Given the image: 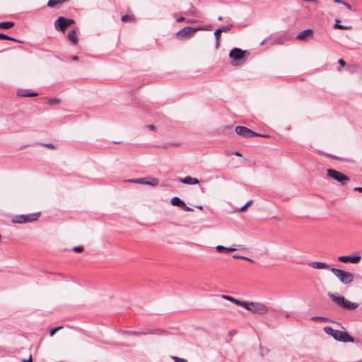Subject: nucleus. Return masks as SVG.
I'll return each mask as SVG.
<instances>
[{"label": "nucleus", "instance_id": "obj_1", "mask_svg": "<svg viewBox=\"0 0 362 362\" xmlns=\"http://www.w3.org/2000/svg\"><path fill=\"white\" fill-rule=\"evenodd\" d=\"M324 332L332 336L335 340L342 342H354L355 339L346 332L334 329L332 327L327 326L323 329Z\"/></svg>", "mask_w": 362, "mask_h": 362}, {"label": "nucleus", "instance_id": "obj_2", "mask_svg": "<svg viewBox=\"0 0 362 362\" xmlns=\"http://www.w3.org/2000/svg\"><path fill=\"white\" fill-rule=\"evenodd\" d=\"M244 308L256 314L265 315L269 313V308L264 303L245 301Z\"/></svg>", "mask_w": 362, "mask_h": 362}, {"label": "nucleus", "instance_id": "obj_3", "mask_svg": "<svg viewBox=\"0 0 362 362\" xmlns=\"http://www.w3.org/2000/svg\"><path fill=\"white\" fill-rule=\"evenodd\" d=\"M330 270L344 284H349L354 281V276L351 272L337 268H332Z\"/></svg>", "mask_w": 362, "mask_h": 362}, {"label": "nucleus", "instance_id": "obj_4", "mask_svg": "<svg viewBox=\"0 0 362 362\" xmlns=\"http://www.w3.org/2000/svg\"><path fill=\"white\" fill-rule=\"evenodd\" d=\"M40 212L30 214L16 215L13 218L12 222L15 223H25L33 222L38 219Z\"/></svg>", "mask_w": 362, "mask_h": 362}, {"label": "nucleus", "instance_id": "obj_5", "mask_svg": "<svg viewBox=\"0 0 362 362\" xmlns=\"http://www.w3.org/2000/svg\"><path fill=\"white\" fill-rule=\"evenodd\" d=\"M327 175L339 183H341L342 185H344L346 184L348 181H349L350 178L346 175L337 171L334 169H328L327 170Z\"/></svg>", "mask_w": 362, "mask_h": 362}, {"label": "nucleus", "instance_id": "obj_6", "mask_svg": "<svg viewBox=\"0 0 362 362\" xmlns=\"http://www.w3.org/2000/svg\"><path fill=\"white\" fill-rule=\"evenodd\" d=\"M235 132L245 138H252L254 136H262L265 138L269 137L268 135L256 133L250 129L243 126H237L235 127Z\"/></svg>", "mask_w": 362, "mask_h": 362}, {"label": "nucleus", "instance_id": "obj_7", "mask_svg": "<svg viewBox=\"0 0 362 362\" xmlns=\"http://www.w3.org/2000/svg\"><path fill=\"white\" fill-rule=\"evenodd\" d=\"M75 23L74 19L59 16L54 22V28L57 30L65 32L68 26Z\"/></svg>", "mask_w": 362, "mask_h": 362}, {"label": "nucleus", "instance_id": "obj_8", "mask_svg": "<svg viewBox=\"0 0 362 362\" xmlns=\"http://www.w3.org/2000/svg\"><path fill=\"white\" fill-rule=\"evenodd\" d=\"M246 50H242L240 48H233L229 53V57L233 59L231 64L236 66L238 64V62L245 58Z\"/></svg>", "mask_w": 362, "mask_h": 362}, {"label": "nucleus", "instance_id": "obj_9", "mask_svg": "<svg viewBox=\"0 0 362 362\" xmlns=\"http://www.w3.org/2000/svg\"><path fill=\"white\" fill-rule=\"evenodd\" d=\"M196 31H197V29H196V28H193L187 26L181 30H180L176 33V37L179 40L187 39V38H189L190 37H192Z\"/></svg>", "mask_w": 362, "mask_h": 362}, {"label": "nucleus", "instance_id": "obj_10", "mask_svg": "<svg viewBox=\"0 0 362 362\" xmlns=\"http://www.w3.org/2000/svg\"><path fill=\"white\" fill-rule=\"evenodd\" d=\"M313 36V30L312 29H307L299 33L296 37V39L299 40L306 41L308 38Z\"/></svg>", "mask_w": 362, "mask_h": 362}, {"label": "nucleus", "instance_id": "obj_11", "mask_svg": "<svg viewBox=\"0 0 362 362\" xmlns=\"http://www.w3.org/2000/svg\"><path fill=\"white\" fill-rule=\"evenodd\" d=\"M361 257V256H340L339 257V261L346 263V262H351V263H358L360 262Z\"/></svg>", "mask_w": 362, "mask_h": 362}, {"label": "nucleus", "instance_id": "obj_12", "mask_svg": "<svg viewBox=\"0 0 362 362\" xmlns=\"http://www.w3.org/2000/svg\"><path fill=\"white\" fill-rule=\"evenodd\" d=\"M67 38L74 45H76L78 44V34L76 30H71L68 32Z\"/></svg>", "mask_w": 362, "mask_h": 362}, {"label": "nucleus", "instance_id": "obj_13", "mask_svg": "<svg viewBox=\"0 0 362 362\" xmlns=\"http://www.w3.org/2000/svg\"><path fill=\"white\" fill-rule=\"evenodd\" d=\"M309 265L315 269H330V267L328 264L325 262H313L309 264Z\"/></svg>", "mask_w": 362, "mask_h": 362}, {"label": "nucleus", "instance_id": "obj_14", "mask_svg": "<svg viewBox=\"0 0 362 362\" xmlns=\"http://www.w3.org/2000/svg\"><path fill=\"white\" fill-rule=\"evenodd\" d=\"M358 307V304L356 303H352L345 298L344 303L342 305V308L349 310H353L356 309Z\"/></svg>", "mask_w": 362, "mask_h": 362}, {"label": "nucleus", "instance_id": "obj_15", "mask_svg": "<svg viewBox=\"0 0 362 362\" xmlns=\"http://www.w3.org/2000/svg\"><path fill=\"white\" fill-rule=\"evenodd\" d=\"M329 297L339 306L342 307L345 298L344 296H337L334 294L329 293Z\"/></svg>", "mask_w": 362, "mask_h": 362}, {"label": "nucleus", "instance_id": "obj_16", "mask_svg": "<svg viewBox=\"0 0 362 362\" xmlns=\"http://www.w3.org/2000/svg\"><path fill=\"white\" fill-rule=\"evenodd\" d=\"M121 21L124 23H134L136 18L133 14H126L122 16Z\"/></svg>", "mask_w": 362, "mask_h": 362}, {"label": "nucleus", "instance_id": "obj_17", "mask_svg": "<svg viewBox=\"0 0 362 362\" xmlns=\"http://www.w3.org/2000/svg\"><path fill=\"white\" fill-rule=\"evenodd\" d=\"M182 182L187 185H194L199 183V180L197 178L192 177L190 176H186L182 179Z\"/></svg>", "mask_w": 362, "mask_h": 362}, {"label": "nucleus", "instance_id": "obj_18", "mask_svg": "<svg viewBox=\"0 0 362 362\" xmlns=\"http://www.w3.org/2000/svg\"><path fill=\"white\" fill-rule=\"evenodd\" d=\"M170 203L172 205L176 206H178L180 208L182 207V206H185V202L177 197H173L171 199Z\"/></svg>", "mask_w": 362, "mask_h": 362}, {"label": "nucleus", "instance_id": "obj_19", "mask_svg": "<svg viewBox=\"0 0 362 362\" xmlns=\"http://www.w3.org/2000/svg\"><path fill=\"white\" fill-rule=\"evenodd\" d=\"M38 94L34 92H28V90H20L18 92V95L21 97H35Z\"/></svg>", "mask_w": 362, "mask_h": 362}, {"label": "nucleus", "instance_id": "obj_20", "mask_svg": "<svg viewBox=\"0 0 362 362\" xmlns=\"http://www.w3.org/2000/svg\"><path fill=\"white\" fill-rule=\"evenodd\" d=\"M216 250L218 252H232V251H235L236 250V248H233V247H223L222 245H218L216 247Z\"/></svg>", "mask_w": 362, "mask_h": 362}, {"label": "nucleus", "instance_id": "obj_21", "mask_svg": "<svg viewBox=\"0 0 362 362\" xmlns=\"http://www.w3.org/2000/svg\"><path fill=\"white\" fill-rule=\"evenodd\" d=\"M15 23L12 21L1 22L0 29H9L14 26Z\"/></svg>", "mask_w": 362, "mask_h": 362}, {"label": "nucleus", "instance_id": "obj_22", "mask_svg": "<svg viewBox=\"0 0 362 362\" xmlns=\"http://www.w3.org/2000/svg\"><path fill=\"white\" fill-rule=\"evenodd\" d=\"M341 21L339 20V19H336L335 20V24L334 25V28L335 29H339V30H349L351 28L350 26H345V25H341L340 23Z\"/></svg>", "mask_w": 362, "mask_h": 362}, {"label": "nucleus", "instance_id": "obj_23", "mask_svg": "<svg viewBox=\"0 0 362 362\" xmlns=\"http://www.w3.org/2000/svg\"><path fill=\"white\" fill-rule=\"evenodd\" d=\"M124 333L127 334H129V335H136V336H139V335H145V334H152L151 332H136V331H130V330H127V331H124Z\"/></svg>", "mask_w": 362, "mask_h": 362}, {"label": "nucleus", "instance_id": "obj_24", "mask_svg": "<svg viewBox=\"0 0 362 362\" xmlns=\"http://www.w3.org/2000/svg\"><path fill=\"white\" fill-rule=\"evenodd\" d=\"M64 3H65L64 0H49L47 2V6L52 8L57 5L62 4Z\"/></svg>", "mask_w": 362, "mask_h": 362}, {"label": "nucleus", "instance_id": "obj_25", "mask_svg": "<svg viewBox=\"0 0 362 362\" xmlns=\"http://www.w3.org/2000/svg\"><path fill=\"white\" fill-rule=\"evenodd\" d=\"M310 320L313 322H327L329 321L327 317H322V316H314V317H312Z\"/></svg>", "mask_w": 362, "mask_h": 362}, {"label": "nucleus", "instance_id": "obj_26", "mask_svg": "<svg viewBox=\"0 0 362 362\" xmlns=\"http://www.w3.org/2000/svg\"><path fill=\"white\" fill-rule=\"evenodd\" d=\"M228 300L235 303V305H240L243 308L245 306L244 303H245V301H242V300H238L232 296H230V298H228Z\"/></svg>", "mask_w": 362, "mask_h": 362}, {"label": "nucleus", "instance_id": "obj_27", "mask_svg": "<svg viewBox=\"0 0 362 362\" xmlns=\"http://www.w3.org/2000/svg\"><path fill=\"white\" fill-rule=\"evenodd\" d=\"M221 33L222 32H221V30L219 28L216 29L215 30V32H214V35H215V37H216V47H218V45H219Z\"/></svg>", "mask_w": 362, "mask_h": 362}, {"label": "nucleus", "instance_id": "obj_28", "mask_svg": "<svg viewBox=\"0 0 362 362\" xmlns=\"http://www.w3.org/2000/svg\"><path fill=\"white\" fill-rule=\"evenodd\" d=\"M0 40H11L14 42H18L16 39L11 37L7 35L0 33Z\"/></svg>", "mask_w": 362, "mask_h": 362}, {"label": "nucleus", "instance_id": "obj_29", "mask_svg": "<svg viewBox=\"0 0 362 362\" xmlns=\"http://www.w3.org/2000/svg\"><path fill=\"white\" fill-rule=\"evenodd\" d=\"M129 182L139 183L146 185V180L144 178L132 179L129 180Z\"/></svg>", "mask_w": 362, "mask_h": 362}, {"label": "nucleus", "instance_id": "obj_30", "mask_svg": "<svg viewBox=\"0 0 362 362\" xmlns=\"http://www.w3.org/2000/svg\"><path fill=\"white\" fill-rule=\"evenodd\" d=\"M159 184V180L157 178H151L150 181H146V185L151 186H157Z\"/></svg>", "mask_w": 362, "mask_h": 362}, {"label": "nucleus", "instance_id": "obj_31", "mask_svg": "<svg viewBox=\"0 0 362 362\" xmlns=\"http://www.w3.org/2000/svg\"><path fill=\"white\" fill-rule=\"evenodd\" d=\"M60 100L57 98H49L47 101V103L50 105H56L59 104Z\"/></svg>", "mask_w": 362, "mask_h": 362}, {"label": "nucleus", "instance_id": "obj_32", "mask_svg": "<svg viewBox=\"0 0 362 362\" xmlns=\"http://www.w3.org/2000/svg\"><path fill=\"white\" fill-rule=\"evenodd\" d=\"M177 22H182V21H186L187 23H195L196 21H194V20H191V19H185V17H180L178 18L177 20H176Z\"/></svg>", "mask_w": 362, "mask_h": 362}, {"label": "nucleus", "instance_id": "obj_33", "mask_svg": "<svg viewBox=\"0 0 362 362\" xmlns=\"http://www.w3.org/2000/svg\"><path fill=\"white\" fill-rule=\"evenodd\" d=\"M196 29H197V31L198 30H211L212 29V26H211V25H207L205 26L197 27V28H196Z\"/></svg>", "mask_w": 362, "mask_h": 362}, {"label": "nucleus", "instance_id": "obj_34", "mask_svg": "<svg viewBox=\"0 0 362 362\" xmlns=\"http://www.w3.org/2000/svg\"><path fill=\"white\" fill-rule=\"evenodd\" d=\"M232 25H226V26H222L221 28H219L221 32H224V33H227L228 31H230L232 28Z\"/></svg>", "mask_w": 362, "mask_h": 362}, {"label": "nucleus", "instance_id": "obj_35", "mask_svg": "<svg viewBox=\"0 0 362 362\" xmlns=\"http://www.w3.org/2000/svg\"><path fill=\"white\" fill-rule=\"evenodd\" d=\"M62 328H63V327H62V326H59V327H55V328H54V329H52L50 330V332H49V335H50L51 337L54 336V334L57 331H59V330L62 329Z\"/></svg>", "mask_w": 362, "mask_h": 362}, {"label": "nucleus", "instance_id": "obj_36", "mask_svg": "<svg viewBox=\"0 0 362 362\" xmlns=\"http://www.w3.org/2000/svg\"><path fill=\"white\" fill-rule=\"evenodd\" d=\"M187 13H190L191 15H192L194 16H197V17L199 16V13L196 9L188 10Z\"/></svg>", "mask_w": 362, "mask_h": 362}, {"label": "nucleus", "instance_id": "obj_37", "mask_svg": "<svg viewBox=\"0 0 362 362\" xmlns=\"http://www.w3.org/2000/svg\"><path fill=\"white\" fill-rule=\"evenodd\" d=\"M83 250V247L82 246H76L73 248V250L76 252H82Z\"/></svg>", "mask_w": 362, "mask_h": 362}, {"label": "nucleus", "instance_id": "obj_38", "mask_svg": "<svg viewBox=\"0 0 362 362\" xmlns=\"http://www.w3.org/2000/svg\"><path fill=\"white\" fill-rule=\"evenodd\" d=\"M233 258H235V259H246V260H248V261H252L251 259H250L248 257H244V256H241V255H233Z\"/></svg>", "mask_w": 362, "mask_h": 362}, {"label": "nucleus", "instance_id": "obj_39", "mask_svg": "<svg viewBox=\"0 0 362 362\" xmlns=\"http://www.w3.org/2000/svg\"><path fill=\"white\" fill-rule=\"evenodd\" d=\"M44 146L50 149H56L55 146L52 144H45Z\"/></svg>", "mask_w": 362, "mask_h": 362}, {"label": "nucleus", "instance_id": "obj_40", "mask_svg": "<svg viewBox=\"0 0 362 362\" xmlns=\"http://www.w3.org/2000/svg\"><path fill=\"white\" fill-rule=\"evenodd\" d=\"M174 358H175V362H188L185 358H178V357H175Z\"/></svg>", "mask_w": 362, "mask_h": 362}, {"label": "nucleus", "instance_id": "obj_41", "mask_svg": "<svg viewBox=\"0 0 362 362\" xmlns=\"http://www.w3.org/2000/svg\"><path fill=\"white\" fill-rule=\"evenodd\" d=\"M181 208L184 211H192V209L191 208H189V206H187L185 204V206H182Z\"/></svg>", "mask_w": 362, "mask_h": 362}, {"label": "nucleus", "instance_id": "obj_42", "mask_svg": "<svg viewBox=\"0 0 362 362\" xmlns=\"http://www.w3.org/2000/svg\"><path fill=\"white\" fill-rule=\"evenodd\" d=\"M338 62L341 65V66H344L346 65V62L342 59H339Z\"/></svg>", "mask_w": 362, "mask_h": 362}, {"label": "nucleus", "instance_id": "obj_43", "mask_svg": "<svg viewBox=\"0 0 362 362\" xmlns=\"http://www.w3.org/2000/svg\"><path fill=\"white\" fill-rule=\"evenodd\" d=\"M147 127L152 131H154L156 129V127L153 124H149L147 126Z\"/></svg>", "mask_w": 362, "mask_h": 362}, {"label": "nucleus", "instance_id": "obj_44", "mask_svg": "<svg viewBox=\"0 0 362 362\" xmlns=\"http://www.w3.org/2000/svg\"><path fill=\"white\" fill-rule=\"evenodd\" d=\"M343 4L349 9V10H351V6L350 4H349L348 3H346V2H343Z\"/></svg>", "mask_w": 362, "mask_h": 362}, {"label": "nucleus", "instance_id": "obj_45", "mask_svg": "<svg viewBox=\"0 0 362 362\" xmlns=\"http://www.w3.org/2000/svg\"><path fill=\"white\" fill-rule=\"evenodd\" d=\"M355 191H358L359 192H362V187H356L354 188Z\"/></svg>", "mask_w": 362, "mask_h": 362}, {"label": "nucleus", "instance_id": "obj_46", "mask_svg": "<svg viewBox=\"0 0 362 362\" xmlns=\"http://www.w3.org/2000/svg\"><path fill=\"white\" fill-rule=\"evenodd\" d=\"M253 201L252 200H250L248 201L245 205L248 207L249 206H250L252 204Z\"/></svg>", "mask_w": 362, "mask_h": 362}, {"label": "nucleus", "instance_id": "obj_47", "mask_svg": "<svg viewBox=\"0 0 362 362\" xmlns=\"http://www.w3.org/2000/svg\"><path fill=\"white\" fill-rule=\"evenodd\" d=\"M23 362H33L31 356L29 357L28 359L23 360Z\"/></svg>", "mask_w": 362, "mask_h": 362}, {"label": "nucleus", "instance_id": "obj_48", "mask_svg": "<svg viewBox=\"0 0 362 362\" xmlns=\"http://www.w3.org/2000/svg\"><path fill=\"white\" fill-rule=\"evenodd\" d=\"M71 59L73 61H78V57L77 56H74L71 57Z\"/></svg>", "mask_w": 362, "mask_h": 362}, {"label": "nucleus", "instance_id": "obj_49", "mask_svg": "<svg viewBox=\"0 0 362 362\" xmlns=\"http://www.w3.org/2000/svg\"><path fill=\"white\" fill-rule=\"evenodd\" d=\"M334 3H338V4H343V1L342 0H334Z\"/></svg>", "mask_w": 362, "mask_h": 362}, {"label": "nucleus", "instance_id": "obj_50", "mask_svg": "<svg viewBox=\"0 0 362 362\" xmlns=\"http://www.w3.org/2000/svg\"><path fill=\"white\" fill-rule=\"evenodd\" d=\"M234 154L237 156H242V155L238 151H235Z\"/></svg>", "mask_w": 362, "mask_h": 362}, {"label": "nucleus", "instance_id": "obj_51", "mask_svg": "<svg viewBox=\"0 0 362 362\" xmlns=\"http://www.w3.org/2000/svg\"><path fill=\"white\" fill-rule=\"evenodd\" d=\"M247 208V207L245 205H244L243 206H242V207L240 208V210H241V211H245Z\"/></svg>", "mask_w": 362, "mask_h": 362}, {"label": "nucleus", "instance_id": "obj_52", "mask_svg": "<svg viewBox=\"0 0 362 362\" xmlns=\"http://www.w3.org/2000/svg\"><path fill=\"white\" fill-rule=\"evenodd\" d=\"M223 298L228 300V298H230L229 296L223 295Z\"/></svg>", "mask_w": 362, "mask_h": 362}, {"label": "nucleus", "instance_id": "obj_53", "mask_svg": "<svg viewBox=\"0 0 362 362\" xmlns=\"http://www.w3.org/2000/svg\"><path fill=\"white\" fill-rule=\"evenodd\" d=\"M218 21H223V18H222L221 16H219V17L218 18Z\"/></svg>", "mask_w": 362, "mask_h": 362}, {"label": "nucleus", "instance_id": "obj_54", "mask_svg": "<svg viewBox=\"0 0 362 362\" xmlns=\"http://www.w3.org/2000/svg\"><path fill=\"white\" fill-rule=\"evenodd\" d=\"M354 68H356V69H358V67L357 65H354Z\"/></svg>", "mask_w": 362, "mask_h": 362}, {"label": "nucleus", "instance_id": "obj_55", "mask_svg": "<svg viewBox=\"0 0 362 362\" xmlns=\"http://www.w3.org/2000/svg\"><path fill=\"white\" fill-rule=\"evenodd\" d=\"M64 2H66V1H68L69 0H64Z\"/></svg>", "mask_w": 362, "mask_h": 362}]
</instances>
